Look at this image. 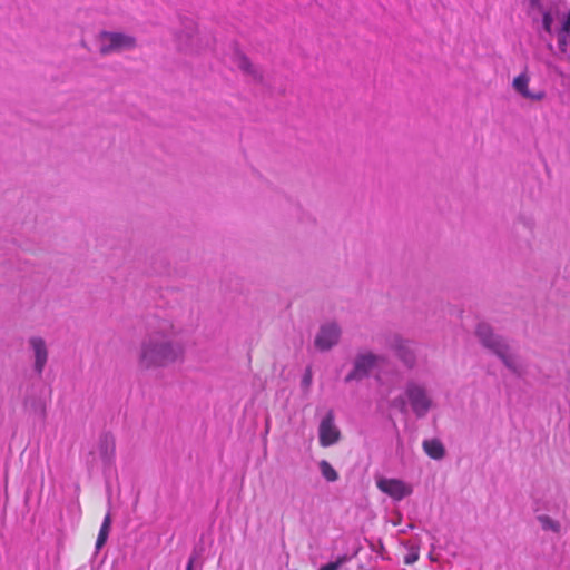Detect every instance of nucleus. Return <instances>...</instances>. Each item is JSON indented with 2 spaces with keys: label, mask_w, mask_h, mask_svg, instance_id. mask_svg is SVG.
I'll return each instance as SVG.
<instances>
[{
  "label": "nucleus",
  "mask_w": 570,
  "mask_h": 570,
  "mask_svg": "<svg viewBox=\"0 0 570 570\" xmlns=\"http://www.w3.org/2000/svg\"><path fill=\"white\" fill-rule=\"evenodd\" d=\"M177 335L178 330L171 320L150 323L138 350V365L144 370H157L183 361L185 348Z\"/></svg>",
  "instance_id": "1"
},
{
  "label": "nucleus",
  "mask_w": 570,
  "mask_h": 570,
  "mask_svg": "<svg viewBox=\"0 0 570 570\" xmlns=\"http://www.w3.org/2000/svg\"><path fill=\"white\" fill-rule=\"evenodd\" d=\"M475 335L482 346L497 355L513 375L524 379L529 374L527 358L518 354L504 337L495 334L489 324H478Z\"/></svg>",
  "instance_id": "2"
},
{
  "label": "nucleus",
  "mask_w": 570,
  "mask_h": 570,
  "mask_svg": "<svg viewBox=\"0 0 570 570\" xmlns=\"http://www.w3.org/2000/svg\"><path fill=\"white\" fill-rule=\"evenodd\" d=\"M393 405L404 413L410 409L416 419H423L436 407V402L424 382L410 379L404 385L403 394L393 400Z\"/></svg>",
  "instance_id": "3"
},
{
  "label": "nucleus",
  "mask_w": 570,
  "mask_h": 570,
  "mask_svg": "<svg viewBox=\"0 0 570 570\" xmlns=\"http://www.w3.org/2000/svg\"><path fill=\"white\" fill-rule=\"evenodd\" d=\"M385 345L407 370L417 366V351L414 343L399 333L385 336Z\"/></svg>",
  "instance_id": "4"
},
{
  "label": "nucleus",
  "mask_w": 570,
  "mask_h": 570,
  "mask_svg": "<svg viewBox=\"0 0 570 570\" xmlns=\"http://www.w3.org/2000/svg\"><path fill=\"white\" fill-rule=\"evenodd\" d=\"M385 361L383 355L376 354L372 351H361L353 360V367L345 376V383L353 381H362L370 376L371 372Z\"/></svg>",
  "instance_id": "5"
},
{
  "label": "nucleus",
  "mask_w": 570,
  "mask_h": 570,
  "mask_svg": "<svg viewBox=\"0 0 570 570\" xmlns=\"http://www.w3.org/2000/svg\"><path fill=\"white\" fill-rule=\"evenodd\" d=\"M136 45V38L125 32L101 31L98 36L99 52L104 56L131 50Z\"/></svg>",
  "instance_id": "6"
},
{
  "label": "nucleus",
  "mask_w": 570,
  "mask_h": 570,
  "mask_svg": "<svg viewBox=\"0 0 570 570\" xmlns=\"http://www.w3.org/2000/svg\"><path fill=\"white\" fill-rule=\"evenodd\" d=\"M539 10L542 16V29L547 33L553 35L556 27L563 26V29H566L567 26H570V10L567 8L552 3L546 7L540 6Z\"/></svg>",
  "instance_id": "7"
},
{
  "label": "nucleus",
  "mask_w": 570,
  "mask_h": 570,
  "mask_svg": "<svg viewBox=\"0 0 570 570\" xmlns=\"http://www.w3.org/2000/svg\"><path fill=\"white\" fill-rule=\"evenodd\" d=\"M342 336V327L337 322L323 323L314 338V346L320 352H327L336 346Z\"/></svg>",
  "instance_id": "8"
},
{
  "label": "nucleus",
  "mask_w": 570,
  "mask_h": 570,
  "mask_svg": "<svg viewBox=\"0 0 570 570\" xmlns=\"http://www.w3.org/2000/svg\"><path fill=\"white\" fill-rule=\"evenodd\" d=\"M28 348L32 362V371L41 376L49 361V347L46 340L39 335H31L28 338Z\"/></svg>",
  "instance_id": "9"
},
{
  "label": "nucleus",
  "mask_w": 570,
  "mask_h": 570,
  "mask_svg": "<svg viewBox=\"0 0 570 570\" xmlns=\"http://www.w3.org/2000/svg\"><path fill=\"white\" fill-rule=\"evenodd\" d=\"M377 489L392 498L394 501H401L412 494V487L401 479L395 478H375Z\"/></svg>",
  "instance_id": "10"
},
{
  "label": "nucleus",
  "mask_w": 570,
  "mask_h": 570,
  "mask_svg": "<svg viewBox=\"0 0 570 570\" xmlns=\"http://www.w3.org/2000/svg\"><path fill=\"white\" fill-rule=\"evenodd\" d=\"M318 442L322 448H328L341 440V431L335 424V414L328 410L318 424Z\"/></svg>",
  "instance_id": "11"
},
{
  "label": "nucleus",
  "mask_w": 570,
  "mask_h": 570,
  "mask_svg": "<svg viewBox=\"0 0 570 570\" xmlns=\"http://www.w3.org/2000/svg\"><path fill=\"white\" fill-rule=\"evenodd\" d=\"M529 83H530V76L528 75L527 71H523L513 79L512 88L518 95H520L522 98H524L527 100L535 101V102L542 101L546 98V91L530 90Z\"/></svg>",
  "instance_id": "12"
},
{
  "label": "nucleus",
  "mask_w": 570,
  "mask_h": 570,
  "mask_svg": "<svg viewBox=\"0 0 570 570\" xmlns=\"http://www.w3.org/2000/svg\"><path fill=\"white\" fill-rule=\"evenodd\" d=\"M235 66L245 75L255 81L262 80V72L258 67L253 65L250 60L243 53L237 52L234 58Z\"/></svg>",
  "instance_id": "13"
},
{
  "label": "nucleus",
  "mask_w": 570,
  "mask_h": 570,
  "mask_svg": "<svg viewBox=\"0 0 570 570\" xmlns=\"http://www.w3.org/2000/svg\"><path fill=\"white\" fill-rule=\"evenodd\" d=\"M98 452L104 463L109 464L112 461L115 454V441L110 435L105 434L100 436L98 442Z\"/></svg>",
  "instance_id": "14"
},
{
  "label": "nucleus",
  "mask_w": 570,
  "mask_h": 570,
  "mask_svg": "<svg viewBox=\"0 0 570 570\" xmlns=\"http://www.w3.org/2000/svg\"><path fill=\"white\" fill-rule=\"evenodd\" d=\"M26 411L30 414L43 419L46 416V402L41 396L30 395L23 402Z\"/></svg>",
  "instance_id": "15"
},
{
  "label": "nucleus",
  "mask_w": 570,
  "mask_h": 570,
  "mask_svg": "<svg viewBox=\"0 0 570 570\" xmlns=\"http://www.w3.org/2000/svg\"><path fill=\"white\" fill-rule=\"evenodd\" d=\"M423 450L433 460H441L445 455V449L439 439H428L422 443Z\"/></svg>",
  "instance_id": "16"
},
{
  "label": "nucleus",
  "mask_w": 570,
  "mask_h": 570,
  "mask_svg": "<svg viewBox=\"0 0 570 570\" xmlns=\"http://www.w3.org/2000/svg\"><path fill=\"white\" fill-rule=\"evenodd\" d=\"M553 33L557 36L559 51L561 53H567L569 47L568 38L570 35V26H567L566 29H563V26L556 27Z\"/></svg>",
  "instance_id": "17"
},
{
  "label": "nucleus",
  "mask_w": 570,
  "mask_h": 570,
  "mask_svg": "<svg viewBox=\"0 0 570 570\" xmlns=\"http://www.w3.org/2000/svg\"><path fill=\"white\" fill-rule=\"evenodd\" d=\"M110 524H111V518H110V514L107 513L102 521V524L100 527L99 533H98V538L96 541V550H100L101 547L106 543V541L108 539L109 531H110Z\"/></svg>",
  "instance_id": "18"
},
{
  "label": "nucleus",
  "mask_w": 570,
  "mask_h": 570,
  "mask_svg": "<svg viewBox=\"0 0 570 570\" xmlns=\"http://www.w3.org/2000/svg\"><path fill=\"white\" fill-rule=\"evenodd\" d=\"M320 472L322 476L328 482H335L338 479V473L326 460H321L318 463Z\"/></svg>",
  "instance_id": "19"
},
{
  "label": "nucleus",
  "mask_w": 570,
  "mask_h": 570,
  "mask_svg": "<svg viewBox=\"0 0 570 570\" xmlns=\"http://www.w3.org/2000/svg\"><path fill=\"white\" fill-rule=\"evenodd\" d=\"M538 521L540 522L542 529L546 531H552L557 533L560 530V523L547 514L538 515Z\"/></svg>",
  "instance_id": "20"
},
{
  "label": "nucleus",
  "mask_w": 570,
  "mask_h": 570,
  "mask_svg": "<svg viewBox=\"0 0 570 570\" xmlns=\"http://www.w3.org/2000/svg\"><path fill=\"white\" fill-rule=\"evenodd\" d=\"M517 224L521 225L528 232L533 233L537 226V222L533 215L531 214H520L517 218Z\"/></svg>",
  "instance_id": "21"
},
{
  "label": "nucleus",
  "mask_w": 570,
  "mask_h": 570,
  "mask_svg": "<svg viewBox=\"0 0 570 570\" xmlns=\"http://www.w3.org/2000/svg\"><path fill=\"white\" fill-rule=\"evenodd\" d=\"M352 559L348 554H343L336 558L335 561H331L322 566L318 570H338L341 566L348 562Z\"/></svg>",
  "instance_id": "22"
},
{
  "label": "nucleus",
  "mask_w": 570,
  "mask_h": 570,
  "mask_svg": "<svg viewBox=\"0 0 570 570\" xmlns=\"http://www.w3.org/2000/svg\"><path fill=\"white\" fill-rule=\"evenodd\" d=\"M312 381H313V374H312V370L311 367H307L303 377H302V381H301V385L304 390H308L309 386L312 385Z\"/></svg>",
  "instance_id": "23"
},
{
  "label": "nucleus",
  "mask_w": 570,
  "mask_h": 570,
  "mask_svg": "<svg viewBox=\"0 0 570 570\" xmlns=\"http://www.w3.org/2000/svg\"><path fill=\"white\" fill-rule=\"evenodd\" d=\"M196 558H197L196 554H193L189 558V561H188L186 570H193L194 563L196 562Z\"/></svg>",
  "instance_id": "24"
},
{
  "label": "nucleus",
  "mask_w": 570,
  "mask_h": 570,
  "mask_svg": "<svg viewBox=\"0 0 570 570\" xmlns=\"http://www.w3.org/2000/svg\"><path fill=\"white\" fill-rule=\"evenodd\" d=\"M179 42L181 47H188L187 42H185L181 38H179Z\"/></svg>",
  "instance_id": "25"
}]
</instances>
